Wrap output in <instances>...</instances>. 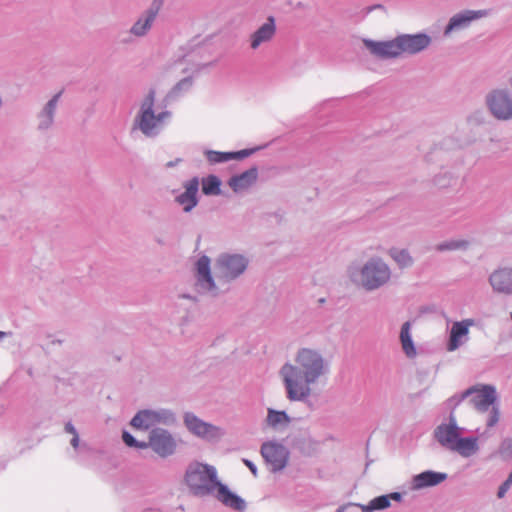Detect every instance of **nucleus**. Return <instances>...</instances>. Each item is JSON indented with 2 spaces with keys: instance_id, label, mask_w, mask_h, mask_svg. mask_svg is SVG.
Returning a JSON list of instances; mask_svg holds the SVG:
<instances>
[{
  "instance_id": "obj_23",
  "label": "nucleus",
  "mask_w": 512,
  "mask_h": 512,
  "mask_svg": "<svg viewBox=\"0 0 512 512\" xmlns=\"http://www.w3.org/2000/svg\"><path fill=\"white\" fill-rule=\"evenodd\" d=\"M198 282L205 284L207 289H213L214 283L210 275V260L207 256H202L197 262Z\"/></svg>"
},
{
  "instance_id": "obj_32",
  "label": "nucleus",
  "mask_w": 512,
  "mask_h": 512,
  "mask_svg": "<svg viewBox=\"0 0 512 512\" xmlns=\"http://www.w3.org/2000/svg\"><path fill=\"white\" fill-rule=\"evenodd\" d=\"M466 245H467V242H465V241H450V242H445V243L439 244L437 246V249L440 251L454 250V249H459L461 247H464Z\"/></svg>"
},
{
  "instance_id": "obj_40",
  "label": "nucleus",
  "mask_w": 512,
  "mask_h": 512,
  "mask_svg": "<svg viewBox=\"0 0 512 512\" xmlns=\"http://www.w3.org/2000/svg\"><path fill=\"white\" fill-rule=\"evenodd\" d=\"M4 336H0V338H3Z\"/></svg>"
},
{
  "instance_id": "obj_1",
  "label": "nucleus",
  "mask_w": 512,
  "mask_h": 512,
  "mask_svg": "<svg viewBox=\"0 0 512 512\" xmlns=\"http://www.w3.org/2000/svg\"><path fill=\"white\" fill-rule=\"evenodd\" d=\"M324 372L322 357L313 350L302 349L298 352L295 364H285L280 371L287 397L291 401H299L311 393L313 384Z\"/></svg>"
},
{
  "instance_id": "obj_33",
  "label": "nucleus",
  "mask_w": 512,
  "mask_h": 512,
  "mask_svg": "<svg viewBox=\"0 0 512 512\" xmlns=\"http://www.w3.org/2000/svg\"><path fill=\"white\" fill-rule=\"evenodd\" d=\"M499 421V409L495 406L492 407L488 419L487 426L492 427Z\"/></svg>"
},
{
  "instance_id": "obj_6",
  "label": "nucleus",
  "mask_w": 512,
  "mask_h": 512,
  "mask_svg": "<svg viewBox=\"0 0 512 512\" xmlns=\"http://www.w3.org/2000/svg\"><path fill=\"white\" fill-rule=\"evenodd\" d=\"M247 267V261L240 255H222L216 263V275L224 279H233Z\"/></svg>"
},
{
  "instance_id": "obj_17",
  "label": "nucleus",
  "mask_w": 512,
  "mask_h": 512,
  "mask_svg": "<svg viewBox=\"0 0 512 512\" xmlns=\"http://www.w3.org/2000/svg\"><path fill=\"white\" fill-rule=\"evenodd\" d=\"M460 436L455 423L440 425L435 431V437L445 447L451 449Z\"/></svg>"
},
{
  "instance_id": "obj_26",
  "label": "nucleus",
  "mask_w": 512,
  "mask_h": 512,
  "mask_svg": "<svg viewBox=\"0 0 512 512\" xmlns=\"http://www.w3.org/2000/svg\"><path fill=\"white\" fill-rule=\"evenodd\" d=\"M400 341L402 345V349L404 353L408 357H414L416 355V349L414 347L411 333H410V322H405L402 325L401 332H400Z\"/></svg>"
},
{
  "instance_id": "obj_21",
  "label": "nucleus",
  "mask_w": 512,
  "mask_h": 512,
  "mask_svg": "<svg viewBox=\"0 0 512 512\" xmlns=\"http://www.w3.org/2000/svg\"><path fill=\"white\" fill-rule=\"evenodd\" d=\"M253 150H240L237 152H218V151H208L206 153L207 159L211 163H221L227 162L232 159H244L245 157L251 155Z\"/></svg>"
},
{
  "instance_id": "obj_19",
  "label": "nucleus",
  "mask_w": 512,
  "mask_h": 512,
  "mask_svg": "<svg viewBox=\"0 0 512 512\" xmlns=\"http://www.w3.org/2000/svg\"><path fill=\"white\" fill-rule=\"evenodd\" d=\"M257 176V169L251 168L238 176L232 177L229 185L234 191L244 190L255 183Z\"/></svg>"
},
{
  "instance_id": "obj_29",
  "label": "nucleus",
  "mask_w": 512,
  "mask_h": 512,
  "mask_svg": "<svg viewBox=\"0 0 512 512\" xmlns=\"http://www.w3.org/2000/svg\"><path fill=\"white\" fill-rule=\"evenodd\" d=\"M221 182L215 175H209L202 179V192L206 195L220 194Z\"/></svg>"
},
{
  "instance_id": "obj_25",
  "label": "nucleus",
  "mask_w": 512,
  "mask_h": 512,
  "mask_svg": "<svg viewBox=\"0 0 512 512\" xmlns=\"http://www.w3.org/2000/svg\"><path fill=\"white\" fill-rule=\"evenodd\" d=\"M477 439L476 438H458L451 450H454L462 456L468 457L476 452L477 450Z\"/></svg>"
},
{
  "instance_id": "obj_24",
  "label": "nucleus",
  "mask_w": 512,
  "mask_h": 512,
  "mask_svg": "<svg viewBox=\"0 0 512 512\" xmlns=\"http://www.w3.org/2000/svg\"><path fill=\"white\" fill-rule=\"evenodd\" d=\"M400 498L401 495L397 492L388 495H382L371 500L368 505H362L361 508L363 512H372L374 510L386 509L390 506L391 499L399 501Z\"/></svg>"
},
{
  "instance_id": "obj_9",
  "label": "nucleus",
  "mask_w": 512,
  "mask_h": 512,
  "mask_svg": "<svg viewBox=\"0 0 512 512\" xmlns=\"http://www.w3.org/2000/svg\"><path fill=\"white\" fill-rule=\"evenodd\" d=\"M488 106L498 119H509L512 117V101L503 91H494L487 100Z\"/></svg>"
},
{
  "instance_id": "obj_15",
  "label": "nucleus",
  "mask_w": 512,
  "mask_h": 512,
  "mask_svg": "<svg viewBox=\"0 0 512 512\" xmlns=\"http://www.w3.org/2000/svg\"><path fill=\"white\" fill-rule=\"evenodd\" d=\"M185 191L179 195L176 200L183 206L185 212L191 211L197 205V192L199 188V181L193 178L185 183Z\"/></svg>"
},
{
  "instance_id": "obj_27",
  "label": "nucleus",
  "mask_w": 512,
  "mask_h": 512,
  "mask_svg": "<svg viewBox=\"0 0 512 512\" xmlns=\"http://www.w3.org/2000/svg\"><path fill=\"white\" fill-rule=\"evenodd\" d=\"M266 421L270 427L277 428L287 426L290 423V418L284 411L269 408Z\"/></svg>"
},
{
  "instance_id": "obj_41",
  "label": "nucleus",
  "mask_w": 512,
  "mask_h": 512,
  "mask_svg": "<svg viewBox=\"0 0 512 512\" xmlns=\"http://www.w3.org/2000/svg\"><path fill=\"white\" fill-rule=\"evenodd\" d=\"M338 512H341V511H338Z\"/></svg>"
},
{
  "instance_id": "obj_4",
  "label": "nucleus",
  "mask_w": 512,
  "mask_h": 512,
  "mask_svg": "<svg viewBox=\"0 0 512 512\" xmlns=\"http://www.w3.org/2000/svg\"><path fill=\"white\" fill-rule=\"evenodd\" d=\"M362 284L372 290L380 287L390 278L388 266L381 260H372L362 269Z\"/></svg>"
},
{
  "instance_id": "obj_30",
  "label": "nucleus",
  "mask_w": 512,
  "mask_h": 512,
  "mask_svg": "<svg viewBox=\"0 0 512 512\" xmlns=\"http://www.w3.org/2000/svg\"><path fill=\"white\" fill-rule=\"evenodd\" d=\"M390 254L401 268H405L412 264V258L405 250L393 249L390 251Z\"/></svg>"
},
{
  "instance_id": "obj_22",
  "label": "nucleus",
  "mask_w": 512,
  "mask_h": 512,
  "mask_svg": "<svg viewBox=\"0 0 512 512\" xmlns=\"http://www.w3.org/2000/svg\"><path fill=\"white\" fill-rule=\"evenodd\" d=\"M445 477V474L442 473L426 471L413 478V486L417 489L434 486L441 483Z\"/></svg>"
},
{
  "instance_id": "obj_35",
  "label": "nucleus",
  "mask_w": 512,
  "mask_h": 512,
  "mask_svg": "<svg viewBox=\"0 0 512 512\" xmlns=\"http://www.w3.org/2000/svg\"><path fill=\"white\" fill-rule=\"evenodd\" d=\"M65 430H66V432H68V433H70L72 435L77 434L76 429L74 428V426L71 423H67L65 425Z\"/></svg>"
},
{
  "instance_id": "obj_37",
  "label": "nucleus",
  "mask_w": 512,
  "mask_h": 512,
  "mask_svg": "<svg viewBox=\"0 0 512 512\" xmlns=\"http://www.w3.org/2000/svg\"><path fill=\"white\" fill-rule=\"evenodd\" d=\"M71 444L74 448H77L79 445V437L78 434L73 435V438L71 440Z\"/></svg>"
},
{
  "instance_id": "obj_18",
  "label": "nucleus",
  "mask_w": 512,
  "mask_h": 512,
  "mask_svg": "<svg viewBox=\"0 0 512 512\" xmlns=\"http://www.w3.org/2000/svg\"><path fill=\"white\" fill-rule=\"evenodd\" d=\"M275 34V24L272 18H269L257 31L251 36V48L256 49L262 43L269 41Z\"/></svg>"
},
{
  "instance_id": "obj_28",
  "label": "nucleus",
  "mask_w": 512,
  "mask_h": 512,
  "mask_svg": "<svg viewBox=\"0 0 512 512\" xmlns=\"http://www.w3.org/2000/svg\"><path fill=\"white\" fill-rule=\"evenodd\" d=\"M483 13L481 11L479 12H466L465 14H459L454 16L450 22L449 25L446 28V33L453 30L454 28L461 27L472 21L473 19H476L480 16H482Z\"/></svg>"
},
{
  "instance_id": "obj_38",
  "label": "nucleus",
  "mask_w": 512,
  "mask_h": 512,
  "mask_svg": "<svg viewBox=\"0 0 512 512\" xmlns=\"http://www.w3.org/2000/svg\"><path fill=\"white\" fill-rule=\"evenodd\" d=\"M181 159H177L175 162H168L167 167H173L176 163L180 162Z\"/></svg>"
},
{
  "instance_id": "obj_42",
  "label": "nucleus",
  "mask_w": 512,
  "mask_h": 512,
  "mask_svg": "<svg viewBox=\"0 0 512 512\" xmlns=\"http://www.w3.org/2000/svg\"><path fill=\"white\" fill-rule=\"evenodd\" d=\"M338 512H341V511H338Z\"/></svg>"
},
{
  "instance_id": "obj_14",
  "label": "nucleus",
  "mask_w": 512,
  "mask_h": 512,
  "mask_svg": "<svg viewBox=\"0 0 512 512\" xmlns=\"http://www.w3.org/2000/svg\"><path fill=\"white\" fill-rule=\"evenodd\" d=\"M493 289L498 293L512 294V268L494 271L489 278Z\"/></svg>"
},
{
  "instance_id": "obj_5",
  "label": "nucleus",
  "mask_w": 512,
  "mask_h": 512,
  "mask_svg": "<svg viewBox=\"0 0 512 512\" xmlns=\"http://www.w3.org/2000/svg\"><path fill=\"white\" fill-rule=\"evenodd\" d=\"M463 397H469L473 407L479 412L487 411L490 406H494L496 401V391L490 385H476L467 389Z\"/></svg>"
},
{
  "instance_id": "obj_12",
  "label": "nucleus",
  "mask_w": 512,
  "mask_h": 512,
  "mask_svg": "<svg viewBox=\"0 0 512 512\" xmlns=\"http://www.w3.org/2000/svg\"><path fill=\"white\" fill-rule=\"evenodd\" d=\"M166 420V416L164 414L143 410L139 411L131 420V426L135 429L141 430H149V429H157L156 427Z\"/></svg>"
},
{
  "instance_id": "obj_8",
  "label": "nucleus",
  "mask_w": 512,
  "mask_h": 512,
  "mask_svg": "<svg viewBox=\"0 0 512 512\" xmlns=\"http://www.w3.org/2000/svg\"><path fill=\"white\" fill-rule=\"evenodd\" d=\"M261 454L272 471H279L286 466L288 452L286 448L277 443H265L261 447Z\"/></svg>"
},
{
  "instance_id": "obj_11",
  "label": "nucleus",
  "mask_w": 512,
  "mask_h": 512,
  "mask_svg": "<svg viewBox=\"0 0 512 512\" xmlns=\"http://www.w3.org/2000/svg\"><path fill=\"white\" fill-rule=\"evenodd\" d=\"M401 55L415 54L429 46L431 39L426 34L398 36Z\"/></svg>"
},
{
  "instance_id": "obj_36",
  "label": "nucleus",
  "mask_w": 512,
  "mask_h": 512,
  "mask_svg": "<svg viewBox=\"0 0 512 512\" xmlns=\"http://www.w3.org/2000/svg\"><path fill=\"white\" fill-rule=\"evenodd\" d=\"M245 465L251 470V472L256 475V467L254 464L249 460H244Z\"/></svg>"
},
{
  "instance_id": "obj_16",
  "label": "nucleus",
  "mask_w": 512,
  "mask_h": 512,
  "mask_svg": "<svg viewBox=\"0 0 512 512\" xmlns=\"http://www.w3.org/2000/svg\"><path fill=\"white\" fill-rule=\"evenodd\" d=\"M473 324L471 320H464L455 322L450 331V338L448 342V351L456 350L462 343V338L466 337L469 333V327Z\"/></svg>"
},
{
  "instance_id": "obj_7",
  "label": "nucleus",
  "mask_w": 512,
  "mask_h": 512,
  "mask_svg": "<svg viewBox=\"0 0 512 512\" xmlns=\"http://www.w3.org/2000/svg\"><path fill=\"white\" fill-rule=\"evenodd\" d=\"M153 105L154 92L150 91L141 105V113L138 121L140 130L146 135H151L152 131L157 127L162 119L168 115V113H161L156 116L152 110Z\"/></svg>"
},
{
  "instance_id": "obj_34",
  "label": "nucleus",
  "mask_w": 512,
  "mask_h": 512,
  "mask_svg": "<svg viewBox=\"0 0 512 512\" xmlns=\"http://www.w3.org/2000/svg\"><path fill=\"white\" fill-rule=\"evenodd\" d=\"M511 485H512V472L509 474L506 481L499 487L497 496L499 498H503L505 496L506 492L509 490Z\"/></svg>"
},
{
  "instance_id": "obj_43",
  "label": "nucleus",
  "mask_w": 512,
  "mask_h": 512,
  "mask_svg": "<svg viewBox=\"0 0 512 512\" xmlns=\"http://www.w3.org/2000/svg\"><path fill=\"white\" fill-rule=\"evenodd\" d=\"M338 512H341V511H338Z\"/></svg>"
},
{
  "instance_id": "obj_13",
  "label": "nucleus",
  "mask_w": 512,
  "mask_h": 512,
  "mask_svg": "<svg viewBox=\"0 0 512 512\" xmlns=\"http://www.w3.org/2000/svg\"><path fill=\"white\" fill-rule=\"evenodd\" d=\"M185 424L190 432L202 438L210 439L219 434L218 428L203 422L192 414H186Z\"/></svg>"
},
{
  "instance_id": "obj_20",
  "label": "nucleus",
  "mask_w": 512,
  "mask_h": 512,
  "mask_svg": "<svg viewBox=\"0 0 512 512\" xmlns=\"http://www.w3.org/2000/svg\"><path fill=\"white\" fill-rule=\"evenodd\" d=\"M161 1L160 0H155L154 1V9H151L145 19H139L134 25L133 27L131 28V32L136 35V36H142L144 35L147 30L150 29L151 27V24L152 22L154 21L155 17H156V14L161 6Z\"/></svg>"
},
{
  "instance_id": "obj_31",
  "label": "nucleus",
  "mask_w": 512,
  "mask_h": 512,
  "mask_svg": "<svg viewBox=\"0 0 512 512\" xmlns=\"http://www.w3.org/2000/svg\"><path fill=\"white\" fill-rule=\"evenodd\" d=\"M61 93L56 94L48 103L44 110V117L46 118V125L50 124L53 118V113L56 108L58 99Z\"/></svg>"
},
{
  "instance_id": "obj_39",
  "label": "nucleus",
  "mask_w": 512,
  "mask_h": 512,
  "mask_svg": "<svg viewBox=\"0 0 512 512\" xmlns=\"http://www.w3.org/2000/svg\"><path fill=\"white\" fill-rule=\"evenodd\" d=\"M0 336H6V333L0 331Z\"/></svg>"
},
{
  "instance_id": "obj_10",
  "label": "nucleus",
  "mask_w": 512,
  "mask_h": 512,
  "mask_svg": "<svg viewBox=\"0 0 512 512\" xmlns=\"http://www.w3.org/2000/svg\"><path fill=\"white\" fill-rule=\"evenodd\" d=\"M364 45L369 51L380 58H396L401 56L398 37L390 41L377 42L365 39Z\"/></svg>"
},
{
  "instance_id": "obj_2",
  "label": "nucleus",
  "mask_w": 512,
  "mask_h": 512,
  "mask_svg": "<svg viewBox=\"0 0 512 512\" xmlns=\"http://www.w3.org/2000/svg\"><path fill=\"white\" fill-rule=\"evenodd\" d=\"M185 483L194 495L215 494L216 498L228 507L239 511L245 508V502L218 480L217 471L213 466L199 462L190 464L185 473Z\"/></svg>"
},
{
  "instance_id": "obj_3",
  "label": "nucleus",
  "mask_w": 512,
  "mask_h": 512,
  "mask_svg": "<svg viewBox=\"0 0 512 512\" xmlns=\"http://www.w3.org/2000/svg\"><path fill=\"white\" fill-rule=\"evenodd\" d=\"M124 443L129 447L147 448L151 447L155 453L161 457H167L174 453L176 442L173 437L163 429H154L150 433L148 442H138L128 432L122 434Z\"/></svg>"
}]
</instances>
